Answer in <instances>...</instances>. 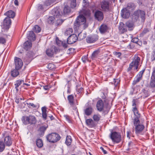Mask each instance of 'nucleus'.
<instances>
[{
    "label": "nucleus",
    "instance_id": "nucleus-1",
    "mask_svg": "<svg viewBox=\"0 0 155 155\" xmlns=\"http://www.w3.org/2000/svg\"><path fill=\"white\" fill-rule=\"evenodd\" d=\"M96 107L97 110L99 112L103 111V113L104 115L107 114L111 108L109 104L104 103L103 101L99 100L97 102Z\"/></svg>",
    "mask_w": 155,
    "mask_h": 155
},
{
    "label": "nucleus",
    "instance_id": "nucleus-2",
    "mask_svg": "<svg viewBox=\"0 0 155 155\" xmlns=\"http://www.w3.org/2000/svg\"><path fill=\"white\" fill-rule=\"evenodd\" d=\"M86 19L84 16L79 15L74 23V28L77 29L80 26L83 25L84 29L87 28L88 25L86 23Z\"/></svg>",
    "mask_w": 155,
    "mask_h": 155
},
{
    "label": "nucleus",
    "instance_id": "nucleus-3",
    "mask_svg": "<svg viewBox=\"0 0 155 155\" xmlns=\"http://www.w3.org/2000/svg\"><path fill=\"white\" fill-rule=\"evenodd\" d=\"M109 137L113 142L117 143L120 142L121 140L120 133L116 131H113L112 130H110V134Z\"/></svg>",
    "mask_w": 155,
    "mask_h": 155
},
{
    "label": "nucleus",
    "instance_id": "nucleus-4",
    "mask_svg": "<svg viewBox=\"0 0 155 155\" xmlns=\"http://www.w3.org/2000/svg\"><path fill=\"white\" fill-rule=\"evenodd\" d=\"M48 141L51 143H54L59 141L61 139L60 135L55 133H52L48 135L46 137Z\"/></svg>",
    "mask_w": 155,
    "mask_h": 155
},
{
    "label": "nucleus",
    "instance_id": "nucleus-5",
    "mask_svg": "<svg viewBox=\"0 0 155 155\" xmlns=\"http://www.w3.org/2000/svg\"><path fill=\"white\" fill-rule=\"evenodd\" d=\"M134 126L135 127V133L137 135H142V131L145 127L142 124H140V120L133 121Z\"/></svg>",
    "mask_w": 155,
    "mask_h": 155
},
{
    "label": "nucleus",
    "instance_id": "nucleus-6",
    "mask_svg": "<svg viewBox=\"0 0 155 155\" xmlns=\"http://www.w3.org/2000/svg\"><path fill=\"white\" fill-rule=\"evenodd\" d=\"M21 120L23 123L25 125L28 124H35L36 122V119L35 117L31 115L28 116H23Z\"/></svg>",
    "mask_w": 155,
    "mask_h": 155
},
{
    "label": "nucleus",
    "instance_id": "nucleus-7",
    "mask_svg": "<svg viewBox=\"0 0 155 155\" xmlns=\"http://www.w3.org/2000/svg\"><path fill=\"white\" fill-rule=\"evenodd\" d=\"M11 20L9 17H6L4 20L2 28L8 30L11 25Z\"/></svg>",
    "mask_w": 155,
    "mask_h": 155
},
{
    "label": "nucleus",
    "instance_id": "nucleus-8",
    "mask_svg": "<svg viewBox=\"0 0 155 155\" xmlns=\"http://www.w3.org/2000/svg\"><path fill=\"white\" fill-rule=\"evenodd\" d=\"M15 68L20 69L22 68L23 63L21 60L19 58L15 57L14 58Z\"/></svg>",
    "mask_w": 155,
    "mask_h": 155
},
{
    "label": "nucleus",
    "instance_id": "nucleus-9",
    "mask_svg": "<svg viewBox=\"0 0 155 155\" xmlns=\"http://www.w3.org/2000/svg\"><path fill=\"white\" fill-rule=\"evenodd\" d=\"M140 61V58L137 55H135L134 59L131 63L134 66V69L137 70L138 66L139 65V62Z\"/></svg>",
    "mask_w": 155,
    "mask_h": 155
},
{
    "label": "nucleus",
    "instance_id": "nucleus-10",
    "mask_svg": "<svg viewBox=\"0 0 155 155\" xmlns=\"http://www.w3.org/2000/svg\"><path fill=\"white\" fill-rule=\"evenodd\" d=\"M58 51V49L55 46L51 47L50 48L47 49L46 51L47 55L49 57H52L54 53Z\"/></svg>",
    "mask_w": 155,
    "mask_h": 155
},
{
    "label": "nucleus",
    "instance_id": "nucleus-11",
    "mask_svg": "<svg viewBox=\"0 0 155 155\" xmlns=\"http://www.w3.org/2000/svg\"><path fill=\"white\" fill-rule=\"evenodd\" d=\"M139 18H141V21L142 22H144L146 19L145 12L142 10L138 9L135 11Z\"/></svg>",
    "mask_w": 155,
    "mask_h": 155
},
{
    "label": "nucleus",
    "instance_id": "nucleus-12",
    "mask_svg": "<svg viewBox=\"0 0 155 155\" xmlns=\"http://www.w3.org/2000/svg\"><path fill=\"white\" fill-rule=\"evenodd\" d=\"M78 39L77 36L74 34L70 35L67 39V43L71 44L76 42Z\"/></svg>",
    "mask_w": 155,
    "mask_h": 155
},
{
    "label": "nucleus",
    "instance_id": "nucleus-13",
    "mask_svg": "<svg viewBox=\"0 0 155 155\" xmlns=\"http://www.w3.org/2000/svg\"><path fill=\"white\" fill-rule=\"evenodd\" d=\"M130 12L129 10L124 8L121 11V15L124 18H128L130 15Z\"/></svg>",
    "mask_w": 155,
    "mask_h": 155
},
{
    "label": "nucleus",
    "instance_id": "nucleus-14",
    "mask_svg": "<svg viewBox=\"0 0 155 155\" xmlns=\"http://www.w3.org/2000/svg\"><path fill=\"white\" fill-rule=\"evenodd\" d=\"M94 16L95 18L98 21L102 20L104 18L103 12L98 10H96L94 12Z\"/></svg>",
    "mask_w": 155,
    "mask_h": 155
},
{
    "label": "nucleus",
    "instance_id": "nucleus-15",
    "mask_svg": "<svg viewBox=\"0 0 155 155\" xmlns=\"http://www.w3.org/2000/svg\"><path fill=\"white\" fill-rule=\"evenodd\" d=\"M98 38V36L97 35H94L91 36H87L86 38L87 43H91L96 41Z\"/></svg>",
    "mask_w": 155,
    "mask_h": 155
},
{
    "label": "nucleus",
    "instance_id": "nucleus-16",
    "mask_svg": "<svg viewBox=\"0 0 155 155\" xmlns=\"http://www.w3.org/2000/svg\"><path fill=\"white\" fill-rule=\"evenodd\" d=\"M145 71L144 69L140 71L137 75L135 79L133 81L132 84L134 85L138 82L142 78L143 74Z\"/></svg>",
    "mask_w": 155,
    "mask_h": 155
},
{
    "label": "nucleus",
    "instance_id": "nucleus-17",
    "mask_svg": "<svg viewBox=\"0 0 155 155\" xmlns=\"http://www.w3.org/2000/svg\"><path fill=\"white\" fill-rule=\"evenodd\" d=\"M101 8L104 11H109V2L106 1H103L101 3Z\"/></svg>",
    "mask_w": 155,
    "mask_h": 155
},
{
    "label": "nucleus",
    "instance_id": "nucleus-18",
    "mask_svg": "<svg viewBox=\"0 0 155 155\" xmlns=\"http://www.w3.org/2000/svg\"><path fill=\"white\" fill-rule=\"evenodd\" d=\"M4 143L6 146H11L12 143L11 137L9 136H6L4 138Z\"/></svg>",
    "mask_w": 155,
    "mask_h": 155
},
{
    "label": "nucleus",
    "instance_id": "nucleus-19",
    "mask_svg": "<svg viewBox=\"0 0 155 155\" xmlns=\"http://www.w3.org/2000/svg\"><path fill=\"white\" fill-rule=\"evenodd\" d=\"M93 111L94 109L91 106H89L84 110V114L87 116H90L91 114Z\"/></svg>",
    "mask_w": 155,
    "mask_h": 155
},
{
    "label": "nucleus",
    "instance_id": "nucleus-20",
    "mask_svg": "<svg viewBox=\"0 0 155 155\" xmlns=\"http://www.w3.org/2000/svg\"><path fill=\"white\" fill-rule=\"evenodd\" d=\"M86 125L90 128H92L95 127L96 124L95 122L91 119H88L86 120Z\"/></svg>",
    "mask_w": 155,
    "mask_h": 155
},
{
    "label": "nucleus",
    "instance_id": "nucleus-21",
    "mask_svg": "<svg viewBox=\"0 0 155 155\" xmlns=\"http://www.w3.org/2000/svg\"><path fill=\"white\" fill-rule=\"evenodd\" d=\"M138 14H137L136 11H135L131 15L132 21L134 23H135L139 21V18L137 15Z\"/></svg>",
    "mask_w": 155,
    "mask_h": 155
},
{
    "label": "nucleus",
    "instance_id": "nucleus-22",
    "mask_svg": "<svg viewBox=\"0 0 155 155\" xmlns=\"http://www.w3.org/2000/svg\"><path fill=\"white\" fill-rule=\"evenodd\" d=\"M119 31L121 33H124L127 31L126 27L123 22H120L119 27Z\"/></svg>",
    "mask_w": 155,
    "mask_h": 155
},
{
    "label": "nucleus",
    "instance_id": "nucleus-23",
    "mask_svg": "<svg viewBox=\"0 0 155 155\" xmlns=\"http://www.w3.org/2000/svg\"><path fill=\"white\" fill-rule=\"evenodd\" d=\"M4 15L7 16V17H9L10 18H13L15 16V13L12 10H9L7 12L4 13Z\"/></svg>",
    "mask_w": 155,
    "mask_h": 155
},
{
    "label": "nucleus",
    "instance_id": "nucleus-24",
    "mask_svg": "<svg viewBox=\"0 0 155 155\" xmlns=\"http://www.w3.org/2000/svg\"><path fill=\"white\" fill-rule=\"evenodd\" d=\"M48 127V125H46V126L44 125L41 127L39 130V135L41 136H43L44 134L45 131Z\"/></svg>",
    "mask_w": 155,
    "mask_h": 155
},
{
    "label": "nucleus",
    "instance_id": "nucleus-25",
    "mask_svg": "<svg viewBox=\"0 0 155 155\" xmlns=\"http://www.w3.org/2000/svg\"><path fill=\"white\" fill-rule=\"evenodd\" d=\"M27 38L30 40L34 41L35 40V34L33 31H30L29 32Z\"/></svg>",
    "mask_w": 155,
    "mask_h": 155
},
{
    "label": "nucleus",
    "instance_id": "nucleus-26",
    "mask_svg": "<svg viewBox=\"0 0 155 155\" xmlns=\"http://www.w3.org/2000/svg\"><path fill=\"white\" fill-rule=\"evenodd\" d=\"M107 26L105 24L102 25L99 29L100 32L101 34H104L107 32Z\"/></svg>",
    "mask_w": 155,
    "mask_h": 155
},
{
    "label": "nucleus",
    "instance_id": "nucleus-27",
    "mask_svg": "<svg viewBox=\"0 0 155 155\" xmlns=\"http://www.w3.org/2000/svg\"><path fill=\"white\" fill-rule=\"evenodd\" d=\"M152 76L153 79L151 80L150 82V86L151 87H155V68L153 69Z\"/></svg>",
    "mask_w": 155,
    "mask_h": 155
},
{
    "label": "nucleus",
    "instance_id": "nucleus-28",
    "mask_svg": "<svg viewBox=\"0 0 155 155\" xmlns=\"http://www.w3.org/2000/svg\"><path fill=\"white\" fill-rule=\"evenodd\" d=\"M24 48L27 51L31 48L32 44L31 41H27L24 43Z\"/></svg>",
    "mask_w": 155,
    "mask_h": 155
},
{
    "label": "nucleus",
    "instance_id": "nucleus-29",
    "mask_svg": "<svg viewBox=\"0 0 155 155\" xmlns=\"http://www.w3.org/2000/svg\"><path fill=\"white\" fill-rule=\"evenodd\" d=\"M20 69H16L12 70L11 71V75L12 77L15 78L17 77L19 74V70Z\"/></svg>",
    "mask_w": 155,
    "mask_h": 155
},
{
    "label": "nucleus",
    "instance_id": "nucleus-30",
    "mask_svg": "<svg viewBox=\"0 0 155 155\" xmlns=\"http://www.w3.org/2000/svg\"><path fill=\"white\" fill-rule=\"evenodd\" d=\"M68 100L69 101V103L71 106H73L74 105V96L72 94L68 95Z\"/></svg>",
    "mask_w": 155,
    "mask_h": 155
},
{
    "label": "nucleus",
    "instance_id": "nucleus-31",
    "mask_svg": "<svg viewBox=\"0 0 155 155\" xmlns=\"http://www.w3.org/2000/svg\"><path fill=\"white\" fill-rule=\"evenodd\" d=\"M81 15H84L86 16L89 17L91 15V12L89 10L83 9L81 12Z\"/></svg>",
    "mask_w": 155,
    "mask_h": 155
},
{
    "label": "nucleus",
    "instance_id": "nucleus-32",
    "mask_svg": "<svg viewBox=\"0 0 155 155\" xmlns=\"http://www.w3.org/2000/svg\"><path fill=\"white\" fill-rule=\"evenodd\" d=\"M125 8L130 12L134 9V5L132 3H130L128 4L127 7Z\"/></svg>",
    "mask_w": 155,
    "mask_h": 155
},
{
    "label": "nucleus",
    "instance_id": "nucleus-33",
    "mask_svg": "<svg viewBox=\"0 0 155 155\" xmlns=\"http://www.w3.org/2000/svg\"><path fill=\"white\" fill-rule=\"evenodd\" d=\"M56 1V0H47L44 2L45 6H48L53 4Z\"/></svg>",
    "mask_w": 155,
    "mask_h": 155
},
{
    "label": "nucleus",
    "instance_id": "nucleus-34",
    "mask_svg": "<svg viewBox=\"0 0 155 155\" xmlns=\"http://www.w3.org/2000/svg\"><path fill=\"white\" fill-rule=\"evenodd\" d=\"M134 23L132 21H128L126 23V26L128 28H130V30H133Z\"/></svg>",
    "mask_w": 155,
    "mask_h": 155
},
{
    "label": "nucleus",
    "instance_id": "nucleus-35",
    "mask_svg": "<svg viewBox=\"0 0 155 155\" xmlns=\"http://www.w3.org/2000/svg\"><path fill=\"white\" fill-rule=\"evenodd\" d=\"M72 140V139L71 136H67L66 138L65 143L67 145L69 146L71 144Z\"/></svg>",
    "mask_w": 155,
    "mask_h": 155
},
{
    "label": "nucleus",
    "instance_id": "nucleus-36",
    "mask_svg": "<svg viewBox=\"0 0 155 155\" xmlns=\"http://www.w3.org/2000/svg\"><path fill=\"white\" fill-rule=\"evenodd\" d=\"M36 144L37 146L39 148H41L43 146V143L42 140L41 139H38L36 141Z\"/></svg>",
    "mask_w": 155,
    "mask_h": 155
},
{
    "label": "nucleus",
    "instance_id": "nucleus-37",
    "mask_svg": "<svg viewBox=\"0 0 155 155\" xmlns=\"http://www.w3.org/2000/svg\"><path fill=\"white\" fill-rule=\"evenodd\" d=\"M101 117V115L98 114H94L93 118L94 120L95 121H98Z\"/></svg>",
    "mask_w": 155,
    "mask_h": 155
},
{
    "label": "nucleus",
    "instance_id": "nucleus-38",
    "mask_svg": "<svg viewBox=\"0 0 155 155\" xmlns=\"http://www.w3.org/2000/svg\"><path fill=\"white\" fill-rule=\"evenodd\" d=\"M100 53V51L99 50H97L94 51L92 54L91 58L93 59L96 58L98 55Z\"/></svg>",
    "mask_w": 155,
    "mask_h": 155
},
{
    "label": "nucleus",
    "instance_id": "nucleus-39",
    "mask_svg": "<svg viewBox=\"0 0 155 155\" xmlns=\"http://www.w3.org/2000/svg\"><path fill=\"white\" fill-rule=\"evenodd\" d=\"M86 36V35L85 34L80 32L78 34V38L81 40L84 38Z\"/></svg>",
    "mask_w": 155,
    "mask_h": 155
},
{
    "label": "nucleus",
    "instance_id": "nucleus-40",
    "mask_svg": "<svg viewBox=\"0 0 155 155\" xmlns=\"http://www.w3.org/2000/svg\"><path fill=\"white\" fill-rule=\"evenodd\" d=\"M135 115V117H134V119L133 120V121H136L137 120H140L139 118L140 117V114L139 113V111H138L136 113H135V114H134Z\"/></svg>",
    "mask_w": 155,
    "mask_h": 155
},
{
    "label": "nucleus",
    "instance_id": "nucleus-41",
    "mask_svg": "<svg viewBox=\"0 0 155 155\" xmlns=\"http://www.w3.org/2000/svg\"><path fill=\"white\" fill-rule=\"evenodd\" d=\"M103 96H101L102 99L103 100L104 102V103H106L107 104H109V101L108 99L107 98V96L105 95L104 93H103Z\"/></svg>",
    "mask_w": 155,
    "mask_h": 155
},
{
    "label": "nucleus",
    "instance_id": "nucleus-42",
    "mask_svg": "<svg viewBox=\"0 0 155 155\" xmlns=\"http://www.w3.org/2000/svg\"><path fill=\"white\" fill-rule=\"evenodd\" d=\"M24 80H18L16 81L15 83V88L18 87L19 86L22 84L24 83Z\"/></svg>",
    "mask_w": 155,
    "mask_h": 155
},
{
    "label": "nucleus",
    "instance_id": "nucleus-43",
    "mask_svg": "<svg viewBox=\"0 0 155 155\" xmlns=\"http://www.w3.org/2000/svg\"><path fill=\"white\" fill-rule=\"evenodd\" d=\"M106 70L107 74H111L114 72V69L113 68L110 66H109L105 70Z\"/></svg>",
    "mask_w": 155,
    "mask_h": 155
},
{
    "label": "nucleus",
    "instance_id": "nucleus-44",
    "mask_svg": "<svg viewBox=\"0 0 155 155\" xmlns=\"http://www.w3.org/2000/svg\"><path fill=\"white\" fill-rule=\"evenodd\" d=\"M5 145L2 141H0V152H2L5 149Z\"/></svg>",
    "mask_w": 155,
    "mask_h": 155
},
{
    "label": "nucleus",
    "instance_id": "nucleus-45",
    "mask_svg": "<svg viewBox=\"0 0 155 155\" xmlns=\"http://www.w3.org/2000/svg\"><path fill=\"white\" fill-rule=\"evenodd\" d=\"M34 31L37 33H38L41 31L40 28L38 25H35L33 28Z\"/></svg>",
    "mask_w": 155,
    "mask_h": 155
},
{
    "label": "nucleus",
    "instance_id": "nucleus-46",
    "mask_svg": "<svg viewBox=\"0 0 155 155\" xmlns=\"http://www.w3.org/2000/svg\"><path fill=\"white\" fill-rule=\"evenodd\" d=\"M70 7L68 6H65L63 9V12L64 14L68 13L70 12Z\"/></svg>",
    "mask_w": 155,
    "mask_h": 155
},
{
    "label": "nucleus",
    "instance_id": "nucleus-47",
    "mask_svg": "<svg viewBox=\"0 0 155 155\" xmlns=\"http://www.w3.org/2000/svg\"><path fill=\"white\" fill-rule=\"evenodd\" d=\"M73 32V29L72 28H69L65 31V35H72L71 34Z\"/></svg>",
    "mask_w": 155,
    "mask_h": 155
},
{
    "label": "nucleus",
    "instance_id": "nucleus-48",
    "mask_svg": "<svg viewBox=\"0 0 155 155\" xmlns=\"http://www.w3.org/2000/svg\"><path fill=\"white\" fill-rule=\"evenodd\" d=\"M27 105L28 106V107L29 108H37V106L35 104L33 103H30V102H27L26 103Z\"/></svg>",
    "mask_w": 155,
    "mask_h": 155
},
{
    "label": "nucleus",
    "instance_id": "nucleus-49",
    "mask_svg": "<svg viewBox=\"0 0 155 155\" xmlns=\"http://www.w3.org/2000/svg\"><path fill=\"white\" fill-rule=\"evenodd\" d=\"M54 19V17L52 16H50L47 20V22L49 24H52Z\"/></svg>",
    "mask_w": 155,
    "mask_h": 155
},
{
    "label": "nucleus",
    "instance_id": "nucleus-50",
    "mask_svg": "<svg viewBox=\"0 0 155 155\" xmlns=\"http://www.w3.org/2000/svg\"><path fill=\"white\" fill-rule=\"evenodd\" d=\"M70 6L71 8H74L76 6V0H70Z\"/></svg>",
    "mask_w": 155,
    "mask_h": 155
},
{
    "label": "nucleus",
    "instance_id": "nucleus-51",
    "mask_svg": "<svg viewBox=\"0 0 155 155\" xmlns=\"http://www.w3.org/2000/svg\"><path fill=\"white\" fill-rule=\"evenodd\" d=\"M52 12H53V15L54 16L57 17V16H59V15H60V13L58 12H58V11L56 10L55 9L52 10Z\"/></svg>",
    "mask_w": 155,
    "mask_h": 155
},
{
    "label": "nucleus",
    "instance_id": "nucleus-52",
    "mask_svg": "<svg viewBox=\"0 0 155 155\" xmlns=\"http://www.w3.org/2000/svg\"><path fill=\"white\" fill-rule=\"evenodd\" d=\"M76 90L77 92V93L81 94L83 92L84 89L82 87H77L76 88Z\"/></svg>",
    "mask_w": 155,
    "mask_h": 155
},
{
    "label": "nucleus",
    "instance_id": "nucleus-53",
    "mask_svg": "<svg viewBox=\"0 0 155 155\" xmlns=\"http://www.w3.org/2000/svg\"><path fill=\"white\" fill-rule=\"evenodd\" d=\"M135 47L134 43L133 42L130 43L127 46V48L129 49H133Z\"/></svg>",
    "mask_w": 155,
    "mask_h": 155
},
{
    "label": "nucleus",
    "instance_id": "nucleus-54",
    "mask_svg": "<svg viewBox=\"0 0 155 155\" xmlns=\"http://www.w3.org/2000/svg\"><path fill=\"white\" fill-rule=\"evenodd\" d=\"M47 68L50 70H52L54 68L55 66L53 64L49 63L48 65Z\"/></svg>",
    "mask_w": 155,
    "mask_h": 155
},
{
    "label": "nucleus",
    "instance_id": "nucleus-55",
    "mask_svg": "<svg viewBox=\"0 0 155 155\" xmlns=\"http://www.w3.org/2000/svg\"><path fill=\"white\" fill-rule=\"evenodd\" d=\"M120 80L119 79H114V84L115 86H117L119 84Z\"/></svg>",
    "mask_w": 155,
    "mask_h": 155
},
{
    "label": "nucleus",
    "instance_id": "nucleus-56",
    "mask_svg": "<svg viewBox=\"0 0 155 155\" xmlns=\"http://www.w3.org/2000/svg\"><path fill=\"white\" fill-rule=\"evenodd\" d=\"M6 42L5 38L3 37H0V44H4Z\"/></svg>",
    "mask_w": 155,
    "mask_h": 155
},
{
    "label": "nucleus",
    "instance_id": "nucleus-57",
    "mask_svg": "<svg viewBox=\"0 0 155 155\" xmlns=\"http://www.w3.org/2000/svg\"><path fill=\"white\" fill-rule=\"evenodd\" d=\"M64 22V21L62 19H58L57 20L56 24L57 26L60 25H61Z\"/></svg>",
    "mask_w": 155,
    "mask_h": 155
},
{
    "label": "nucleus",
    "instance_id": "nucleus-58",
    "mask_svg": "<svg viewBox=\"0 0 155 155\" xmlns=\"http://www.w3.org/2000/svg\"><path fill=\"white\" fill-rule=\"evenodd\" d=\"M61 43V44L63 47L64 48H68V45L67 43L65 42L62 41H59Z\"/></svg>",
    "mask_w": 155,
    "mask_h": 155
},
{
    "label": "nucleus",
    "instance_id": "nucleus-59",
    "mask_svg": "<svg viewBox=\"0 0 155 155\" xmlns=\"http://www.w3.org/2000/svg\"><path fill=\"white\" fill-rule=\"evenodd\" d=\"M151 58L152 61H153L155 60V50H153L152 53Z\"/></svg>",
    "mask_w": 155,
    "mask_h": 155
},
{
    "label": "nucleus",
    "instance_id": "nucleus-60",
    "mask_svg": "<svg viewBox=\"0 0 155 155\" xmlns=\"http://www.w3.org/2000/svg\"><path fill=\"white\" fill-rule=\"evenodd\" d=\"M138 40L139 39L138 38H134L132 39L131 41L133 43H134L137 44V43H138Z\"/></svg>",
    "mask_w": 155,
    "mask_h": 155
},
{
    "label": "nucleus",
    "instance_id": "nucleus-61",
    "mask_svg": "<svg viewBox=\"0 0 155 155\" xmlns=\"http://www.w3.org/2000/svg\"><path fill=\"white\" fill-rule=\"evenodd\" d=\"M132 111H133L134 114H135L138 111L136 107H134L133 108Z\"/></svg>",
    "mask_w": 155,
    "mask_h": 155
},
{
    "label": "nucleus",
    "instance_id": "nucleus-62",
    "mask_svg": "<svg viewBox=\"0 0 155 155\" xmlns=\"http://www.w3.org/2000/svg\"><path fill=\"white\" fill-rule=\"evenodd\" d=\"M42 116L44 120H46L47 119V117L46 112L42 113Z\"/></svg>",
    "mask_w": 155,
    "mask_h": 155
},
{
    "label": "nucleus",
    "instance_id": "nucleus-63",
    "mask_svg": "<svg viewBox=\"0 0 155 155\" xmlns=\"http://www.w3.org/2000/svg\"><path fill=\"white\" fill-rule=\"evenodd\" d=\"M81 59L85 63L87 60V57L86 56L83 57Z\"/></svg>",
    "mask_w": 155,
    "mask_h": 155
},
{
    "label": "nucleus",
    "instance_id": "nucleus-64",
    "mask_svg": "<svg viewBox=\"0 0 155 155\" xmlns=\"http://www.w3.org/2000/svg\"><path fill=\"white\" fill-rule=\"evenodd\" d=\"M41 110L42 113H46L47 111L46 107H42Z\"/></svg>",
    "mask_w": 155,
    "mask_h": 155
}]
</instances>
